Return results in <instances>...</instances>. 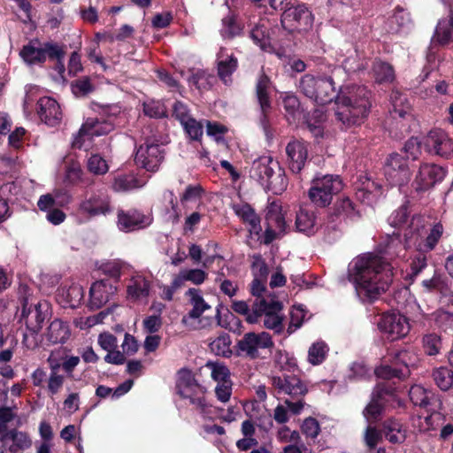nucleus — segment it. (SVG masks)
Here are the masks:
<instances>
[{"label":"nucleus","instance_id":"obj_1","mask_svg":"<svg viewBox=\"0 0 453 453\" xmlns=\"http://www.w3.org/2000/svg\"><path fill=\"white\" fill-rule=\"evenodd\" d=\"M300 90L317 104L323 105L336 98L335 117L345 127L360 124L371 108L370 91L364 86L347 85L337 96L331 78L304 75L299 82Z\"/></svg>","mask_w":453,"mask_h":453},{"label":"nucleus","instance_id":"obj_2","mask_svg":"<svg viewBox=\"0 0 453 453\" xmlns=\"http://www.w3.org/2000/svg\"><path fill=\"white\" fill-rule=\"evenodd\" d=\"M402 250L399 235L393 233L383 252L365 253L355 258L349 268V276L363 301H373L388 289L395 270L388 258L400 256Z\"/></svg>","mask_w":453,"mask_h":453},{"label":"nucleus","instance_id":"obj_3","mask_svg":"<svg viewBox=\"0 0 453 453\" xmlns=\"http://www.w3.org/2000/svg\"><path fill=\"white\" fill-rule=\"evenodd\" d=\"M405 157L391 154L385 165V176L391 185L403 187L411 180V173L408 159L416 160L421 155V142L416 137L410 138L404 144Z\"/></svg>","mask_w":453,"mask_h":453},{"label":"nucleus","instance_id":"obj_4","mask_svg":"<svg viewBox=\"0 0 453 453\" xmlns=\"http://www.w3.org/2000/svg\"><path fill=\"white\" fill-rule=\"evenodd\" d=\"M250 175L275 194L284 191L288 185L287 178L279 163L267 156L253 161Z\"/></svg>","mask_w":453,"mask_h":453},{"label":"nucleus","instance_id":"obj_5","mask_svg":"<svg viewBox=\"0 0 453 453\" xmlns=\"http://www.w3.org/2000/svg\"><path fill=\"white\" fill-rule=\"evenodd\" d=\"M64 47L54 42L29 41L19 51L22 60L28 65L43 64L49 58L60 60L65 57Z\"/></svg>","mask_w":453,"mask_h":453},{"label":"nucleus","instance_id":"obj_6","mask_svg":"<svg viewBox=\"0 0 453 453\" xmlns=\"http://www.w3.org/2000/svg\"><path fill=\"white\" fill-rule=\"evenodd\" d=\"M282 304L273 298H257L253 305V314L247 318L249 323H256L259 317L264 316L263 324L265 328L280 334L283 330Z\"/></svg>","mask_w":453,"mask_h":453},{"label":"nucleus","instance_id":"obj_7","mask_svg":"<svg viewBox=\"0 0 453 453\" xmlns=\"http://www.w3.org/2000/svg\"><path fill=\"white\" fill-rule=\"evenodd\" d=\"M443 227L441 224H435L430 232L421 224V218H413L409 230L404 234L409 245H413L417 250L430 252L434 249L441 237Z\"/></svg>","mask_w":453,"mask_h":453},{"label":"nucleus","instance_id":"obj_8","mask_svg":"<svg viewBox=\"0 0 453 453\" xmlns=\"http://www.w3.org/2000/svg\"><path fill=\"white\" fill-rule=\"evenodd\" d=\"M342 188V182L338 175L326 174L312 180L309 189V198L318 207H326L334 195Z\"/></svg>","mask_w":453,"mask_h":453},{"label":"nucleus","instance_id":"obj_9","mask_svg":"<svg viewBox=\"0 0 453 453\" xmlns=\"http://www.w3.org/2000/svg\"><path fill=\"white\" fill-rule=\"evenodd\" d=\"M390 101L392 109L389 111V133L398 138L409 130V121L411 119V107L407 98L398 91L392 92Z\"/></svg>","mask_w":453,"mask_h":453},{"label":"nucleus","instance_id":"obj_10","mask_svg":"<svg viewBox=\"0 0 453 453\" xmlns=\"http://www.w3.org/2000/svg\"><path fill=\"white\" fill-rule=\"evenodd\" d=\"M418 360L416 354L410 350H401L395 354L391 365H382L375 369V374L379 378L403 379L409 375L410 366H413Z\"/></svg>","mask_w":453,"mask_h":453},{"label":"nucleus","instance_id":"obj_11","mask_svg":"<svg viewBox=\"0 0 453 453\" xmlns=\"http://www.w3.org/2000/svg\"><path fill=\"white\" fill-rule=\"evenodd\" d=\"M111 211L110 197L101 191L86 193L76 209L77 214L87 219L104 216Z\"/></svg>","mask_w":453,"mask_h":453},{"label":"nucleus","instance_id":"obj_12","mask_svg":"<svg viewBox=\"0 0 453 453\" xmlns=\"http://www.w3.org/2000/svg\"><path fill=\"white\" fill-rule=\"evenodd\" d=\"M273 341L267 332H249L244 334L242 338L237 342V353L239 356H244L250 359L259 357L261 349H272Z\"/></svg>","mask_w":453,"mask_h":453},{"label":"nucleus","instance_id":"obj_13","mask_svg":"<svg viewBox=\"0 0 453 453\" xmlns=\"http://www.w3.org/2000/svg\"><path fill=\"white\" fill-rule=\"evenodd\" d=\"M113 129L114 126L110 121L88 118L74 135L72 145L74 148L81 149L85 147L86 141H90L95 136L105 135Z\"/></svg>","mask_w":453,"mask_h":453},{"label":"nucleus","instance_id":"obj_14","mask_svg":"<svg viewBox=\"0 0 453 453\" xmlns=\"http://www.w3.org/2000/svg\"><path fill=\"white\" fill-rule=\"evenodd\" d=\"M446 170L435 164L423 163L420 165L412 181L416 192H425L441 182L446 176Z\"/></svg>","mask_w":453,"mask_h":453},{"label":"nucleus","instance_id":"obj_15","mask_svg":"<svg viewBox=\"0 0 453 453\" xmlns=\"http://www.w3.org/2000/svg\"><path fill=\"white\" fill-rule=\"evenodd\" d=\"M378 327L391 341L406 336L410 331L407 318L394 312L383 314L378 321Z\"/></svg>","mask_w":453,"mask_h":453},{"label":"nucleus","instance_id":"obj_16","mask_svg":"<svg viewBox=\"0 0 453 453\" xmlns=\"http://www.w3.org/2000/svg\"><path fill=\"white\" fill-rule=\"evenodd\" d=\"M281 24L289 29L307 28L312 24L311 13L304 4L291 3L283 10Z\"/></svg>","mask_w":453,"mask_h":453},{"label":"nucleus","instance_id":"obj_17","mask_svg":"<svg viewBox=\"0 0 453 453\" xmlns=\"http://www.w3.org/2000/svg\"><path fill=\"white\" fill-rule=\"evenodd\" d=\"M164 158V152L159 145L146 141L140 145L135 154V163L147 171H157Z\"/></svg>","mask_w":453,"mask_h":453},{"label":"nucleus","instance_id":"obj_18","mask_svg":"<svg viewBox=\"0 0 453 453\" xmlns=\"http://www.w3.org/2000/svg\"><path fill=\"white\" fill-rule=\"evenodd\" d=\"M117 217L118 228L126 233L147 227L152 223L150 214L146 215L136 210H119Z\"/></svg>","mask_w":453,"mask_h":453},{"label":"nucleus","instance_id":"obj_19","mask_svg":"<svg viewBox=\"0 0 453 453\" xmlns=\"http://www.w3.org/2000/svg\"><path fill=\"white\" fill-rule=\"evenodd\" d=\"M423 143L426 150L431 154L447 157L453 152V141L440 129L430 131Z\"/></svg>","mask_w":453,"mask_h":453},{"label":"nucleus","instance_id":"obj_20","mask_svg":"<svg viewBox=\"0 0 453 453\" xmlns=\"http://www.w3.org/2000/svg\"><path fill=\"white\" fill-rule=\"evenodd\" d=\"M288 164L291 172L299 173L308 159V144L303 141L294 140L286 147Z\"/></svg>","mask_w":453,"mask_h":453},{"label":"nucleus","instance_id":"obj_21","mask_svg":"<svg viewBox=\"0 0 453 453\" xmlns=\"http://www.w3.org/2000/svg\"><path fill=\"white\" fill-rule=\"evenodd\" d=\"M271 88V81L265 73H262L257 82L256 93L259 103L262 117L260 119L261 126L265 133L268 132L269 121L266 114L271 109V102L269 97V90Z\"/></svg>","mask_w":453,"mask_h":453},{"label":"nucleus","instance_id":"obj_22","mask_svg":"<svg viewBox=\"0 0 453 453\" xmlns=\"http://www.w3.org/2000/svg\"><path fill=\"white\" fill-rule=\"evenodd\" d=\"M37 105V114L46 125L54 127L60 122L62 112L55 99L49 96L42 97L38 100Z\"/></svg>","mask_w":453,"mask_h":453},{"label":"nucleus","instance_id":"obj_23","mask_svg":"<svg viewBox=\"0 0 453 453\" xmlns=\"http://www.w3.org/2000/svg\"><path fill=\"white\" fill-rule=\"evenodd\" d=\"M117 287L108 280L96 281L90 288V304L93 308H101L116 294Z\"/></svg>","mask_w":453,"mask_h":453},{"label":"nucleus","instance_id":"obj_24","mask_svg":"<svg viewBox=\"0 0 453 453\" xmlns=\"http://www.w3.org/2000/svg\"><path fill=\"white\" fill-rule=\"evenodd\" d=\"M273 386L279 390L289 395H303L307 392L304 384L296 376H273Z\"/></svg>","mask_w":453,"mask_h":453},{"label":"nucleus","instance_id":"obj_25","mask_svg":"<svg viewBox=\"0 0 453 453\" xmlns=\"http://www.w3.org/2000/svg\"><path fill=\"white\" fill-rule=\"evenodd\" d=\"M46 307V303H37L34 307H27V303L23 304L21 319L24 320L29 330L36 333L42 328L45 319L42 309Z\"/></svg>","mask_w":453,"mask_h":453},{"label":"nucleus","instance_id":"obj_26","mask_svg":"<svg viewBox=\"0 0 453 453\" xmlns=\"http://www.w3.org/2000/svg\"><path fill=\"white\" fill-rule=\"evenodd\" d=\"M4 434L9 453H22L32 447V439L26 432L12 428Z\"/></svg>","mask_w":453,"mask_h":453},{"label":"nucleus","instance_id":"obj_27","mask_svg":"<svg viewBox=\"0 0 453 453\" xmlns=\"http://www.w3.org/2000/svg\"><path fill=\"white\" fill-rule=\"evenodd\" d=\"M235 214L249 226L250 234L257 236L262 231L260 218L255 212V210L248 203H237L233 206Z\"/></svg>","mask_w":453,"mask_h":453},{"label":"nucleus","instance_id":"obj_28","mask_svg":"<svg viewBox=\"0 0 453 453\" xmlns=\"http://www.w3.org/2000/svg\"><path fill=\"white\" fill-rule=\"evenodd\" d=\"M186 296L189 297V303L192 309L189 311L187 316H184L182 322L188 324L189 319H197L202 318L203 314L206 311L211 309L202 296L200 291L196 288H190L187 291Z\"/></svg>","mask_w":453,"mask_h":453},{"label":"nucleus","instance_id":"obj_29","mask_svg":"<svg viewBox=\"0 0 453 453\" xmlns=\"http://www.w3.org/2000/svg\"><path fill=\"white\" fill-rule=\"evenodd\" d=\"M382 434L393 444H402L407 438V428L398 420L389 418L383 423Z\"/></svg>","mask_w":453,"mask_h":453},{"label":"nucleus","instance_id":"obj_30","mask_svg":"<svg viewBox=\"0 0 453 453\" xmlns=\"http://www.w3.org/2000/svg\"><path fill=\"white\" fill-rule=\"evenodd\" d=\"M237 65V58L233 54H226L224 50H220L218 53V75L225 84L232 81L231 75Z\"/></svg>","mask_w":453,"mask_h":453},{"label":"nucleus","instance_id":"obj_31","mask_svg":"<svg viewBox=\"0 0 453 453\" xmlns=\"http://www.w3.org/2000/svg\"><path fill=\"white\" fill-rule=\"evenodd\" d=\"M382 195L381 185L367 177L361 180V186L357 188V196L363 203L371 204Z\"/></svg>","mask_w":453,"mask_h":453},{"label":"nucleus","instance_id":"obj_32","mask_svg":"<svg viewBox=\"0 0 453 453\" xmlns=\"http://www.w3.org/2000/svg\"><path fill=\"white\" fill-rule=\"evenodd\" d=\"M72 201V196L67 191L57 190L54 194H46L40 196L37 206L42 211L55 209V205L64 206Z\"/></svg>","mask_w":453,"mask_h":453},{"label":"nucleus","instance_id":"obj_33","mask_svg":"<svg viewBox=\"0 0 453 453\" xmlns=\"http://www.w3.org/2000/svg\"><path fill=\"white\" fill-rule=\"evenodd\" d=\"M150 283L142 275H134L127 285V297L131 300L146 298L150 294Z\"/></svg>","mask_w":453,"mask_h":453},{"label":"nucleus","instance_id":"obj_34","mask_svg":"<svg viewBox=\"0 0 453 453\" xmlns=\"http://www.w3.org/2000/svg\"><path fill=\"white\" fill-rule=\"evenodd\" d=\"M296 227L297 231L307 235L313 234L318 229L314 211L306 208H300L296 213Z\"/></svg>","mask_w":453,"mask_h":453},{"label":"nucleus","instance_id":"obj_35","mask_svg":"<svg viewBox=\"0 0 453 453\" xmlns=\"http://www.w3.org/2000/svg\"><path fill=\"white\" fill-rule=\"evenodd\" d=\"M46 336L53 344L64 343L70 336L69 326L60 319H54L48 327Z\"/></svg>","mask_w":453,"mask_h":453},{"label":"nucleus","instance_id":"obj_36","mask_svg":"<svg viewBox=\"0 0 453 453\" xmlns=\"http://www.w3.org/2000/svg\"><path fill=\"white\" fill-rule=\"evenodd\" d=\"M266 222L270 227L278 229V233L285 234L287 224L279 203H272L267 207Z\"/></svg>","mask_w":453,"mask_h":453},{"label":"nucleus","instance_id":"obj_37","mask_svg":"<svg viewBox=\"0 0 453 453\" xmlns=\"http://www.w3.org/2000/svg\"><path fill=\"white\" fill-rule=\"evenodd\" d=\"M326 120V116L324 110L322 108H318L307 116L305 123L312 135L319 138L323 136Z\"/></svg>","mask_w":453,"mask_h":453},{"label":"nucleus","instance_id":"obj_38","mask_svg":"<svg viewBox=\"0 0 453 453\" xmlns=\"http://www.w3.org/2000/svg\"><path fill=\"white\" fill-rule=\"evenodd\" d=\"M453 36V18L449 17L442 19L438 22L434 35L433 36V43L444 45L449 43Z\"/></svg>","mask_w":453,"mask_h":453},{"label":"nucleus","instance_id":"obj_39","mask_svg":"<svg viewBox=\"0 0 453 453\" xmlns=\"http://www.w3.org/2000/svg\"><path fill=\"white\" fill-rule=\"evenodd\" d=\"M196 388L198 393L201 392V385L198 384L191 372L188 369H181L178 372L176 380V389L179 395H188V388Z\"/></svg>","mask_w":453,"mask_h":453},{"label":"nucleus","instance_id":"obj_40","mask_svg":"<svg viewBox=\"0 0 453 453\" xmlns=\"http://www.w3.org/2000/svg\"><path fill=\"white\" fill-rule=\"evenodd\" d=\"M411 401L420 407L427 408L434 404L437 400L433 392L426 390L419 385H415L409 391Z\"/></svg>","mask_w":453,"mask_h":453},{"label":"nucleus","instance_id":"obj_41","mask_svg":"<svg viewBox=\"0 0 453 453\" xmlns=\"http://www.w3.org/2000/svg\"><path fill=\"white\" fill-rule=\"evenodd\" d=\"M282 103L287 120L290 124L296 123L301 115L298 98L295 95L286 93L282 96Z\"/></svg>","mask_w":453,"mask_h":453},{"label":"nucleus","instance_id":"obj_42","mask_svg":"<svg viewBox=\"0 0 453 453\" xmlns=\"http://www.w3.org/2000/svg\"><path fill=\"white\" fill-rule=\"evenodd\" d=\"M253 42L266 52H273V47L269 37L268 29L264 25H257L250 32Z\"/></svg>","mask_w":453,"mask_h":453},{"label":"nucleus","instance_id":"obj_43","mask_svg":"<svg viewBox=\"0 0 453 453\" xmlns=\"http://www.w3.org/2000/svg\"><path fill=\"white\" fill-rule=\"evenodd\" d=\"M232 341L228 334H222L210 343V349L217 356L230 357Z\"/></svg>","mask_w":453,"mask_h":453},{"label":"nucleus","instance_id":"obj_44","mask_svg":"<svg viewBox=\"0 0 453 453\" xmlns=\"http://www.w3.org/2000/svg\"><path fill=\"white\" fill-rule=\"evenodd\" d=\"M189 393L188 395H180L182 398H186L189 400V403L193 404L200 412L207 413V410L209 405L205 400V388L201 386V392L198 393L196 388L193 387L188 388Z\"/></svg>","mask_w":453,"mask_h":453},{"label":"nucleus","instance_id":"obj_45","mask_svg":"<svg viewBox=\"0 0 453 453\" xmlns=\"http://www.w3.org/2000/svg\"><path fill=\"white\" fill-rule=\"evenodd\" d=\"M433 378L441 390H449L453 387V371L448 367H439L434 370Z\"/></svg>","mask_w":453,"mask_h":453},{"label":"nucleus","instance_id":"obj_46","mask_svg":"<svg viewBox=\"0 0 453 453\" xmlns=\"http://www.w3.org/2000/svg\"><path fill=\"white\" fill-rule=\"evenodd\" d=\"M205 367L211 371V377L217 383L232 381L230 379V371L223 363L208 361Z\"/></svg>","mask_w":453,"mask_h":453},{"label":"nucleus","instance_id":"obj_47","mask_svg":"<svg viewBox=\"0 0 453 453\" xmlns=\"http://www.w3.org/2000/svg\"><path fill=\"white\" fill-rule=\"evenodd\" d=\"M372 70L377 82H391L395 78L394 70L388 63L375 62Z\"/></svg>","mask_w":453,"mask_h":453},{"label":"nucleus","instance_id":"obj_48","mask_svg":"<svg viewBox=\"0 0 453 453\" xmlns=\"http://www.w3.org/2000/svg\"><path fill=\"white\" fill-rule=\"evenodd\" d=\"M139 187L138 180L133 174H121L115 178L112 188L117 192H126Z\"/></svg>","mask_w":453,"mask_h":453},{"label":"nucleus","instance_id":"obj_49","mask_svg":"<svg viewBox=\"0 0 453 453\" xmlns=\"http://www.w3.org/2000/svg\"><path fill=\"white\" fill-rule=\"evenodd\" d=\"M385 401V396L380 394L377 398L373 396L370 403L364 411V416L369 422L375 421L379 418L382 412V403Z\"/></svg>","mask_w":453,"mask_h":453},{"label":"nucleus","instance_id":"obj_50","mask_svg":"<svg viewBox=\"0 0 453 453\" xmlns=\"http://www.w3.org/2000/svg\"><path fill=\"white\" fill-rule=\"evenodd\" d=\"M327 351L328 348L325 342H314L309 349V362L314 365L321 364L325 360Z\"/></svg>","mask_w":453,"mask_h":453},{"label":"nucleus","instance_id":"obj_51","mask_svg":"<svg viewBox=\"0 0 453 453\" xmlns=\"http://www.w3.org/2000/svg\"><path fill=\"white\" fill-rule=\"evenodd\" d=\"M88 170L95 175H104L109 170L107 161L99 154L91 155L87 162Z\"/></svg>","mask_w":453,"mask_h":453},{"label":"nucleus","instance_id":"obj_52","mask_svg":"<svg viewBox=\"0 0 453 453\" xmlns=\"http://www.w3.org/2000/svg\"><path fill=\"white\" fill-rule=\"evenodd\" d=\"M335 213L348 219H354L357 215L355 205L349 197L339 199L334 205Z\"/></svg>","mask_w":453,"mask_h":453},{"label":"nucleus","instance_id":"obj_53","mask_svg":"<svg viewBox=\"0 0 453 453\" xmlns=\"http://www.w3.org/2000/svg\"><path fill=\"white\" fill-rule=\"evenodd\" d=\"M241 27L236 23L233 16H227L222 19L220 34L224 39H232L241 33Z\"/></svg>","mask_w":453,"mask_h":453},{"label":"nucleus","instance_id":"obj_54","mask_svg":"<svg viewBox=\"0 0 453 453\" xmlns=\"http://www.w3.org/2000/svg\"><path fill=\"white\" fill-rule=\"evenodd\" d=\"M306 312L302 306H293L290 311V321L288 327V334H291L301 327Z\"/></svg>","mask_w":453,"mask_h":453},{"label":"nucleus","instance_id":"obj_55","mask_svg":"<svg viewBox=\"0 0 453 453\" xmlns=\"http://www.w3.org/2000/svg\"><path fill=\"white\" fill-rule=\"evenodd\" d=\"M423 347L425 352L429 356L439 353L441 348V337L436 334H428L423 337Z\"/></svg>","mask_w":453,"mask_h":453},{"label":"nucleus","instance_id":"obj_56","mask_svg":"<svg viewBox=\"0 0 453 453\" xmlns=\"http://www.w3.org/2000/svg\"><path fill=\"white\" fill-rule=\"evenodd\" d=\"M186 134L191 140H199L203 134V126L200 121L191 118L181 124Z\"/></svg>","mask_w":453,"mask_h":453},{"label":"nucleus","instance_id":"obj_57","mask_svg":"<svg viewBox=\"0 0 453 453\" xmlns=\"http://www.w3.org/2000/svg\"><path fill=\"white\" fill-rule=\"evenodd\" d=\"M18 407L13 404L12 406H1L0 407V431L6 432L7 424L13 421L17 418Z\"/></svg>","mask_w":453,"mask_h":453},{"label":"nucleus","instance_id":"obj_58","mask_svg":"<svg viewBox=\"0 0 453 453\" xmlns=\"http://www.w3.org/2000/svg\"><path fill=\"white\" fill-rule=\"evenodd\" d=\"M65 383V376L58 372H50L47 379V390L50 395L59 393Z\"/></svg>","mask_w":453,"mask_h":453},{"label":"nucleus","instance_id":"obj_59","mask_svg":"<svg viewBox=\"0 0 453 453\" xmlns=\"http://www.w3.org/2000/svg\"><path fill=\"white\" fill-rule=\"evenodd\" d=\"M409 213L408 206L406 204L402 205L390 215L389 224L395 227H401L407 222Z\"/></svg>","mask_w":453,"mask_h":453},{"label":"nucleus","instance_id":"obj_60","mask_svg":"<svg viewBox=\"0 0 453 453\" xmlns=\"http://www.w3.org/2000/svg\"><path fill=\"white\" fill-rule=\"evenodd\" d=\"M125 264L120 260L108 261L102 265V271L111 278L119 279Z\"/></svg>","mask_w":453,"mask_h":453},{"label":"nucleus","instance_id":"obj_61","mask_svg":"<svg viewBox=\"0 0 453 453\" xmlns=\"http://www.w3.org/2000/svg\"><path fill=\"white\" fill-rule=\"evenodd\" d=\"M426 251L417 250L411 263V271L413 276L418 275L427 265V257Z\"/></svg>","mask_w":453,"mask_h":453},{"label":"nucleus","instance_id":"obj_62","mask_svg":"<svg viewBox=\"0 0 453 453\" xmlns=\"http://www.w3.org/2000/svg\"><path fill=\"white\" fill-rule=\"evenodd\" d=\"M144 113L152 118L163 117L165 113V106L158 101H150L143 105Z\"/></svg>","mask_w":453,"mask_h":453},{"label":"nucleus","instance_id":"obj_63","mask_svg":"<svg viewBox=\"0 0 453 453\" xmlns=\"http://www.w3.org/2000/svg\"><path fill=\"white\" fill-rule=\"evenodd\" d=\"M320 431V426L318 420L314 418H307L302 425V432L311 438H316Z\"/></svg>","mask_w":453,"mask_h":453},{"label":"nucleus","instance_id":"obj_64","mask_svg":"<svg viewBox=\"0 0 453 453\" xmlns=\"http://www.w3.org/2000/svg\"><path fill=\"white\" fill-rule=\"evenodd\" d=\"M232 381H224L221 383H217L215 388V394L217 399L221 403H226L229 401L232 395Z\"/></svg>","mask_w":453,"mask_h":453}]
</instances>
